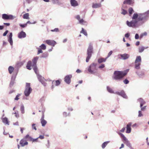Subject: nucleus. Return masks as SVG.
<instances>
[{
  "label": "nucleus",
  "instance_id": "69168bd1",
  "mask_svg": "<svg viewBox=\"0 0 149 149\" xmlns=\"http://www.w3.org/2000/svg\"><path fill=\"white\" fill-rule=\"evenodd\" d=\"M146 106H145L143 107H142L141 109V111H144V110L146 109Z\"/></svg>",
  "mask_w": 149,
  "mask_h": 149
},
{
  "label": "nucleus",
  "instance_id": "b1692460",
  "mask_svg": "<svg viewBox=\"0 0 149 149\" xmlns=\"http://www.w3.org/2000/svg\"><path fill=\"white\" fill-rule=\"evenodd\" d=\"M79 23L82 25H87V22L83 20V19H80L79 20Z\"/></svg>",
  "mask_w": 149,
  "mask_h": 149
},
{
  "label": "nucleus",
  "instance_id": "f03ea898",
  "mask_svg": "<svg viewBox=\"0 0 149 149\" xmlns=\"http://www.w3.org/2000/svg\"><path fill=\"white\" fill-rule=\"evenodd\" d=\"M38 58L39 57L38 56H36L32 60L33 63L32 64L31 62V61H29L26 65V68L28 69L31 70V67L32 66L33 68V69L37 75V77L39 80L44 86H46L47 85V84L45 82V81H46L47 80L44 79L41 76L38 74L37 68L36 64Z\"/></svg>",
  "mask_w": 149,
  "mask_h": 149
},
{
  "label": "nucleus",
  "instance_id": "79ce46f5",
  "mask_svg": "<svg viewBox=\"0 0 149 149\" xmlns=\"http://www.w3.org/2000/svg\"><path fill=\"white\" fill-rule=\"evenodd\" d=\"M112 53L113 52L112 51H110L108 54L107 56L106 57L107 58L108 57H109L112 54Z\"/></svg>",
  "mask_w": 149,
  "mask_h": 149
},
{
  "label": "nucleus",
  "instance_id": "13d9d810",
  "mask_svg": "<svg viewBox=\"0 0 149 149\" xmlns=\"http://www.w3.org/2000/svg\"><path fill=\"white\" fill-rule=\"evenodd\" d=\"M135 38L136 39H138L139 38V35L138 34L136 33L135 34Z\"/></svg>",
  "mask_w": 149,
  "mask_h": 149
},
{
  "label": "nucleus",
  "instance_id": "a211bd4d",
  "mask_svg": "<svg viewBox=\"0 0 149 149\" xmlns=\"http://www.w3.org/2000/svg\"><path fill=\"white\" fill-rule=\"evenodd\" d=\"M60 84V82L59 80L56 81H52V88H53L55 86H58Z\"/></svg>",
  "mask_w": 149,
  "mask_h": 149
},
{
  "label": "nucleus",
  "instance_id": "f3484780",
  "mask_svg": "<svg viewBox=\"0 0 149 149\" xmlns=\"http://www.w3.org/2000/svg\"><path fill=\"white\" fill-rule=\"evenodd\" d=\"M132 124V123L131 122L129 123L127 125L126 127V133H129L131 132V126Z\"/></svg>",
  "mask_w": 149,
  "mask_h": 149
},
{
  "label": "nucleus",
  "instance_id": "680f3d73",
  "mask_svg": "<svg viewBox=\"0 0 149 149\" xmlns=\"http://www.w3.org/2000/svg\"><path fill=\"white\" fill-rule=\"evenodd\" d=\"M76 18L77 19L78 21L80 19V17L79 15H77L76 17Z\"/></svg>",
  "mask_w": 149,
  "mask_h": 149
},
{
  "label": "nucleus",
  "instance_id": "7c9ffc66",
  "mask_svg": "<svg viewBox=\"0 0 149 149\" xmlns=\"http://www.w3.org/2000/svg\"><path fill=\"white\" fill-rule=\"evenodd\" d=\"M141 63H135V68L136 69H139L140 68V65H141Z\"/></svg>",
  "mask_w": 149,
  "mask_h": 149
},
{
  "label": "nucleus",
  "instance_id": "c03bdc74",
  "mask_svg": "<svg viewBox=\"0 0 149 149\" xmlns=\"http://www.w3.org/2000/svg\"><path fill=\"white\" fill-rule=\"evenodd\" d=\"M36 125V124H33L32 125V128L33 129H34L35 130H37L36 128V127L35 126V125Z\"/></svg>",
  "mask_w": 149,
  "mask_h": 149
},
{
  "label": "nucleus",
  "instance_id": "2eb2a0df",
  "mask_svg": "<svg viewBox=\"0 0 149 149\" xmlns=\"http://www.w3.org/2000/svg\"><path fill=\"white\" fill-rule=\"evenodd\" d=\"M102 5L101 3H93L92 4V7L94 8H97L101 7Z\"/></svg>",
  "mask_w": 149,
  "mask_h": 149
},
{
  "label": "nucleus",
  "instance_id": "774afa93",
  "mask_svg": "<svg viewBox=\"0 0 149 149\" xmlns=\"http://www.w3.org/2000/svg\"><path fill=\"white\" fill-rule=\"evenodd\" d=\"M45 100L44 97H42L39 100V102H43Z\"/></svg>",
  "mask_w": 149,
  "mask_h": 149
},
{
  "label": "nucleus",
  "instance_id": "37998d69",
  "mask_svg": "<svg viewBox=\"0 0 149 149\" xmlns=\"http://www.w3.org/2000/svg\"><path fill=\"white\" fill-rule=\"evenodd\" d=\"M20 26L22 27V28H24L26 26H27V24H19Z\"/></svg>",
  "mask_w": 149,
  "mask_h": 149
},
{
  "label": "nucleus",
  "instance_id": "dca6fc26",
  "mask_svg": "<svg viewBox=\"0 0 149 149\" xmlns=\"http://www.w3.org/2000/svg\"><path fill=\"white\" fill-rule=\"evenodd\" d=\"M26 36V33L23 31H21L18 34V37L19 38H24Z\"/></svg>",
  "mask_w": 149,
  "mask_h": 149
},
{
  "label": "nucleus",
  "instance_id": "864d4df0",
  "mask_svg": "<svg viewBox=\"0 0 149 149\" xmlns=\"http://www.w3.org/2000/svg\"><path fill=\"white\" fill-rule=\"evenodd\" d=\"M54 3H57L58 2V0H52Z\"/></svg>",
  "mask_w": 149,
  "mask_h": 149
},
{
  "label": "nucleus",
  "instance_id": "aec40b11",
  "mask_svg": "<svg viewBox=\"0 0 149 149\" xmlns=\"http://www.w3.org/2000/svg\"><path fill=\"white\" fill-rule=\"evenodd\" d=\"M12 33H10L9 36L8 41L10 42V45L12 46L13 45V41L12 40Z\"/></svg>",
  "mask_w": 149,
  "mask_h": 149
},
{
  "label": "nucleus",
  "instance_id": "a18cd8bd",
  "mask_svg": "<svg viewBox=\"0 0 149 149\" xmlns=\"http://www.w3.org/2000/svg\"><path fill=\"white\" fill-rule=\"evenodd\" d=\"M123 81L124 83L125 84H127L129 83V81L127 79H125Z\"/></svg>",
  "mask_w": 149,
  "mask_h": 149
},
{
  "label": "nucleus",
  "instance_id": "6ab92c4d",
  "mask_svg": "<svg viewBox=\"0 0 149 149\" xmlns=\"http://www.w3.org/2000/svg\"><path fill=\"white\" fill-rule=\"evenodd\" d=\"M2 121L3 123L6 125H9V122L8 121L7 118H2Z\"/></svg>",
  "mask_w": 149,
  "mask_h": 149
},
{
  "label": "nucleus",
  "instance_id": "a19ab883",
  "mask_svg": "<svg viewBox=\"0 0 149 149\" xmlns=\"http://www.w3.org/2000/svg\"><path fill=\"white\" fill-rule=\"evenodd\" d=\"M139 114L138 115V117H141L143 116V115L142 114V112L141 110H139L138 112Z\"/></svg>",
  "mask_w": 149,
  "mask_h": 149
},
{
  "label": "nucleus",
  "instance_id": "a878e982",
  "mask_svg": "<svg viewBox=\"0 0 149 149\" xmlns=\"http://www.w3.org/2000/svg\"><path fill=\"white\" fill-rule=\"evenodd\" d=\"M14 70V68L12 66H10L8 68V70L9 73L11 74Z\"/></svg>",
  "mask_w": 149,
  "mask_h": 149
},
{
  "label": "nucleus",
  "instance_id": "423d86ee",
  "mask_svg": "<svg viewBox=\"0 0 149 149\" xmlns=\"http://www.w3.org/2000/svg\"><path fill=\"white\" fill-rule=\"evenodd\" d=\"M116 132L123 138V142L129 148L132 146L130 141L122 133H120V132L118 131H116Z\"/></svg>",
  "mask_w": 149,
  "mask_h": 149
},
{
  "label": "nucleus",
  "instance_id": "338daca9",
  "mask_svg": "<svg viewBox=\"0 0 149 149\" xmlns=\"http://www.w3.org/2000/svg\"><path fill=\"white\" fill-rule=\"evenodd\" d=\"M38 138H37L36 139H30V140L31 141H33V142H35V141H36L37 139H38Z\"/></svg>",
  "mask_w": 149,
  "mask_h": 149
},
{
  "label": "nucleus",
  "instance_id": "2f4dec72",
  "mask_svg": "<svg viewBox=\"0 0 149 149\" xmlns=\"http://www.w3.org/2000/svg\"><path fill=\"white\" fill-rule=\"evenodd\" d=\"M124 8H125V7L124 5H123L122 8V12L121 13L124 15H125L127 13V12L126 10H124Z\"/></svg>",
  "mask_w": 149,
  "mask_h": 149
},
{
  "label": "nucleus",
  "instance_id": "3c124183",
  "mask_svg": "<svg viewBox=\"0 0 149 149\" xmlns=\"http://www.w3.org/2000/svg\"><path fill=\"white\" fill-rule=\"evenodd\" d=\"M36 23V21H34L33 22L31 23L29 21H28L26 23V24H35Z\"/></svg>",
  "mask_w": 149,
  "mask_h": 149
},
{
  "label": "nucleus",
  "instance_id": "6e6552de",
  "mask_svg": "<svg viewBox=\"0 0 149 149\" xmlns=\"http://www.w3.org/2000/svg\"><path fill=\"white\" fill-rule=\"evenodd\" d=\"M16 17L12 15H8L4 14L2 15V18L4 19H13Z\"/></svg>",
  "mask_w": 149,
  "mask_h": 149
},
{
  "label": "nucleus",
  "instance_id": "5701e85b",
  "mask_svg": "<svg viewBox=\"0 0 149 149\" xmlns=\"http://www.w3.org/2000/svg\"><path fill=\"white\" fill-rule=\"evenodd\" d=\"M141 56H136L135 61V63H141Z\"/></svg>",
  "mask_w": 149,
  "mask_h": 149
},
{
  "label": "nucleus",
  "instance_id": "cd10ccee",
  "mask_svg": "<svg viewBox=\"0 0 149 149\" xmlns=\"http://www.w3.org/2000/svg\"><path fill=\"white\" fill-rule=\"evenodd\" d=\"M132 0H125L123 2V4H128L130 5L131 4Z\"/></svg>",
  "mask_w": 149,
  "mask_h": 149
},
{
  "label": "nucleus",
  "instance_id": "8fccbe9b",
  "mask_svg": "<svg viewBox=\"0 0 149 149\" xmlns=\"http://www.w3.org/2000/svg\"><path fill=\"white\" fill-rule=\"evenodd\" d=\"M51 31L52 32H57L58 31V28H55L53 30H51Z\"/></svg>",
  "mask_w": 149,
  "mask_h": 149
},
{
  "label": "nucleus",
  "instance_id": "412c9836",
  "mask_svg": "<svg viewBox=\"0 0 149 149\" xmlns=\"http://www.w3.org/2000/svg\"><path fill=\"white\" fill-rule=\"evenodd\" d=\"M28 144V142L26 141L24 139H22L20 142V144L22 147H23L25 145H27Z\"/></svg>",
  "mask_w": 149,
  "mask_h": 149
},
{
  "label": "nucleus",
  "instance_id": "f704fd0d",
  "mask_svg": "<svg viewBox=\"0 0 149 149\" xmlns=\"http://www.w3.org/2000/svg\"><path fill=\"white\" fill-rule=\"evenodd\" d=\"M107 91L110 93H114L112 89L110 88L109 86H107Z\"/></svg>",
  "mask_w": 149,
  "mask_h": 149
},
{
  "label": "nucleus",
  "instance_id": "e2e57ef3",
  "mask_svg": "<svg viewBox=\"0 0 149 149\" xmlns=\"http://www.w3.org/2000/svg\"><path fill=\"white\" fill-rule=\"evenodd\" d=\"M38 138L41 139H42L44 138V136L43 135H40Z\"/></svg>",
  "mask_w": 149,
  "mask_h": 149
},
{
  "label": "nucleus",
  "instance_id": "603ef678",
  "mask_svg": "<svg viewBox=\"0 0 149 149\" xmlns=\"http://www.w3.org/2000/svg\"><path fill=\"white\" fill-rule=\"evenodd\" d=\"M13 113L15 114V116L16 118H18L19 117V115L18 112H15Z\"/></svg>",
  "mask_w": 149,
  "mask_h": 149
},
{
  "label": "nucleus",
  "instance_id": "473e14b6",
  "mask_svg": "<svg viewBox=\"0 0 149 149\" xmlns=\"http://www.w3.org/2000/svg\"><path fill=\"white\" fill-rule=\"evenodd\" d=\"M29 13H27L24 14L23 16V17L24 19H29Z\"/></svg>",
  "mask_w": 149,
  "mask_h": 149
},
{
  "label": "nucleus",
  "instance_id": "4c0bfd02",
  "mask_svg": "<svg viewBox=\"0 0 149 149\" xmlns=\"http://www.w3.org/2000/svg\"><path fill=\"white\" fill-rule=\"evenodd\" d=\"M128 11L130 14V16H131L132 13L134 12L133 8L131 7H130L129 8Z\"/></svg>",
  "mask_w": 149,
  "mask_h": 149
},
{
  "label": "nucleus",
  "instance_id": "f8f14e48",
  "mask_svg": "<svg viewBox=\"0 0 149 149\" xmlns=\"http://www.w3.org/2000/svg\"><path fill=\"white\" fill-rule=\"evenodd\" d=\"M115 93L121 96L123 98L125 99H127V96L123 91H122L120 92H116Z\"/></svg>",
  "mask_w": 149,
  "mask_h": 149
},
{
  "label": "nucleus",
  "instance_id": "9d476101",
  "mask_svg": "<svg viewBox=\"0 0 149 149\" xmlns=\"http://www.w3.org/2000/svg\"><path fill=\"white\" fill-rule=\"evenodd\" d=\"M15 74L13 73L12 75L10 84V87L13 86L14 84V81L15 80L17 75V74L18 70H17V71L15 72Z\"/></svg>",
  "mask_w": 149,
  "mask_h": 149
},
{
  "label": "nucleus",
  "instance_id": "1a4fd4ad",
  "mask_svg": "<svg viewBox=\"0 0 149 149\" xmlns=\"http://www.w3.org/2000/svg\"><path fill=\"white\" fill-rule=\"evenodd\" d=\"M118 58L125 60L128 59L130 57L129 54H119L118 55Z\"/></svg>",
  "mask_w": 149,
  "mask_h": 149
},
{
  "label": "nucleus",
  "instance_id": "7ed1b4c3",
  "mask_svg": "<svg viewBox=\"0 0 149 149\" xmlns=\"http://www.w3.org/2000/svg\"><path fill=\"white\" fill-rule=\"evenodd\" d=\"M128 70L123 71H115L112 76V79L117 81L121 80L125 76L128 71Z\"/></svg>",
  "mask_w": 149,
  "mask_h": 149
},
{
  "label": "nucleus",
  "instance_id": "c85d7f7f",
  "mask_svg": "<svg viewBox=\"0 0 149 149\" xmlns=\"http://www.w3.org/2000/svg\"><path fill=\"white\" fill-rule=\"evenodd\" d=\"M109 142L110 141H107L104 142L102 145V148L104 149Z\"/></svg>",
  "mask_w": 149,
  "mask_h": 149
},
{
  "label": "nucleus",
  "instance_id": "4468645a",
  "mask_svg": "<svg viewBox=\"0 0 149 149\" xmlns=\"http://www.w3.org/2000/svg\"><path fill=\"white\" fill-rule=\"evenodd\" d=\"M70 3L72 6L75 7L79 5V3L76 0H70Z\"/></svg>",
  "mask_w": 149,
  "mask_h": 149
},
{
  "label": "nucleus",
  "instance_id": "49530a36",
  "mask_svg": "<svg viewBox=\"0 0 149 149\" xmlns=\"http://www.w3.org/2000/svg\"><path fill=\"white\" fill-rule=\"evenodd\" d=\"M42 51L41 49L40 48L38 49V54L40 53H42Z\"/></svg>",
  "mask_w": 149,
  "mask_h": 149
},
{
  "label": "nucleus",
  "instance_id": "052dcab7",
  "mask_svg": "<svg viewBox=\"0 0 149 149\" xmlns=\"http://www.w3.org/2000/svg\"><path fill=\"white\" fill-rule=\"evenodd\" d=\"M8 32V31L6 30V31L5 32L3 33V36H5L6 35L7 33Z\"/></svg>",
  "mask_w": 149,
  "mask_h": 149
},
{
  "label": "nucleus",
  "instance_id": "09e8293b",
  "mask_svg": "<svg viewBox=\"0 0 149 149\" xmlns=\"http://www.w3.org/2000/svg\"><path fill=\"white\" fill-rule=\"evenodd\" d=\"M20 95V94H18L17 96H16V97L15 98V100H19V98L18 97Z\"/></svg>",
  "mask_w": 149,
  "mask_h": 149
},
{
  "label": "nucleus",
  "instance_id": "6e6d98bb",
  "mask_svg": "<svg viewBox=\"0 0 149 149\" xmlns=\"http://www.w3.org/2000/svg\"><path fill=\"white\" fill-rule=\"evenodd\" d=\"M105 65L104 64H102L99 67V68H102L104 67Z\"/></svg>",
  "mask_w": 149,
  "mask_h": 149
},
{
  "label": "nucleus",
  "instance_id": "5fc2aeb1",
  "mask_svg": "<svg viewBox=\"0 0 149 149\" xmlns=\"http://www.w3.org/2000/svg\"><path fill=\"white\" fill-rule=\"evenodd\" d=\"M125 130V128L124 127L120 131H118V132H119L120 133V132H124Z\"/></svg>",
  "mask_w": 149,
  "mask_h": 149
},
{
  "label": "nucleus",
  "instance_id": "bf43d9fd",
  "mask_svg": "<svg viewBox=\"0 0 149 149\" xmlns=\"http://www.w3.org/2000/svg\"><path fill=\"white\" fill-rule=\"evenodd\" d=\"M130 36V34L129 33H127L125 35V37L126 38H128Z\"/></svg>",
  "mask_w": 149,
  "mask_h": 149
},
{
  "label": "nucleus",
  "instance_id": "f257e3e1",
  "mask_svg": "<svg viewBox=\"0 0 149 149\" xmlns=\"http://www.w3.org/2000/svg\"><path fill=\"white\" fill-rule=\"evenodd\" d=\"M149 17V10L143 13H134L132 17V20L130 22L127 21V24L130 27H138L144 24Z\"/></svg>",
  "mask_w": 149,
  "mask_h": 149
},
{
  "label": "nucleus",
  "instance_id": "e433bc0d",
  "mask_svg": "<svg viewBox=\"0 0 149 149\" xmlns=\"http://www.w3.org/2000/svg\"><path fill=\"white\" fill-rule=\"evenodd\" d=\"M48 55L49 54L48 53L45 52L42 54L41 57L43 58H46L48 56Z\"/></svg>",
  "mask_w": 149,
  "mask_h": 149
},
{
  "label": "nucleus",
  "instance_id": "39448f33",
  "mask_svg": "<svg viewBox=\"0 0 149 149\" xmlns=\"http://www.w3.org/2000/svg\"><path fill=\"white\" fill-rule=\"evenodd\" d=\"M97 65L96 63H93L86 68L89 73L94 74L96 73L97 70L96 69Z\"/></svg>",
  "mask_w": 149,
  "mask_h": 149
},
{
  "label": "nucleus",
  "instance_id": "0e129e2a",
  "mask_svg": "<svg viewBox=\"0 0 149 149\" xmlns=\"http://www.w3.org/2000/svg\"><path fill=\"white\" fill-rule=\"evenodd\" d=\"M13 125H17L18 126L19 125V123L18 121L16 122L15 123H13Z\"/></svg>",
  "mask_w": 149,
  "mask_h": 149
},
{
  "label": "nucleus",
  "instance_id": "0eeeda50",
  "mask_svg": "<svg viewBox=\"0 0 149 149\" xmlns=\"http://www.w3.org/2000/svg\"><path fill=\"white\" fill-rule=\"evenodd\" d=\"M32 91V89L30 87V84L26 83L25 90L24 91L25 95L27 97L29 96Z\"/></svg>",
  "mask_w": 149,
  "mask_h": 149
},
{
  "label": "nucleus",
  "instance_id": "ea45409f",
  "mask_svg": "<svg viewBox=\"0 0 149 149\" xmlns=\"http://www.w3.org/2000/svg\"><path fill=\"white\" fill-rule=\"evenodd\" d=\"M136 73L140 77H141L143 76L144 75V74L143 72H142L141 74H140L138 72H136Z\"/></svg>",
  "mask_w": 149,
  "mask_h": 149
},
{
  "label": "nucleus",
  "instance_id": "ddd939ff",
  "mask_svg": "<svg viewBox=\"0 0 149 149\" xmlns=\"http://www.w3.org/2000/svg\"><path fill=\"white\" fill-rule=\"evenodd\" d=\"M45 42L48 45L52 46L53 47H54L56 44V42L55 41L52 40H47L45 41Z\"/></svg>",
  "mask_w": 149,
  "mask_h": 149
},
{
  "label": "nucleus",
  "instance_id": "72a5a7b5",
  "mask_svg": "<svg viewBox=\"0 0 149 149\" xmlns=\"http://www.w3.org/2000/svg\"><path fill=\"white\" fill-rule=\"evenodd\" d=\"M42 126L44 127L47 123V122L45 120H40Z\"/></svg>",
  "mask_w": 149,
  "mask_h": 149
},
{
  "label": "nucleus",
  "instance_id": "bb28decb",
  "mask_svg": "<svg viewBox=\"0 0 149 149\" xmlns=\"http://www.w3.org/2000/svg\"><path fill=\"white\" fill-rule=\"evenodd\" d=\"M148 48V47L146 48H145L143 46L139 47V53H141L145 49H147Z\"/></svg>",
  "mask_w": 149,
  "mask_h": 149
},
{
  "label": "nucleus",
  "instance_id": "9b49d317",
  "mask_svg": "<svg viewBox=\"0 0 149 149\" xmlns=\"http://www.w3.org/2000/svg\"><path fill=\"white\" fill-rule=\"evenodd\" d=\"M72 77L71 74L67 75L64 78V81L67 84H69L71 82V79Z\"/></svg>",
  "mask_w": 149,
  "mask_h": 149
},
{
  "label": "nucleus",
  "instance_id": "de8ad7c7",
  "mask_svg": "<svg viewBox=\"0 0 149 149\" xmlns=\"http://www.w3.org/2000/svg\"><path fill=\"white\" fill-rule=\"evenodd\" d=\"M25 138L26 139H28V138H29V139H30H30H33V138H32L29 135H26L25 136Z\"/></svg>",
  "mask_w": 149,
  "mask_h": 149
},
{
  "label": "nucleus",
  "instance_id": "20e7f679",
  "mask_svg": "<svg viewBox=\"0 0 149 149\" xmlns=\"http://www.w3.org/2000/svg\"><path fill=\"white\" fill-rule=\"evenodd\" d=\"M93 45L91 43H90L88 47L87 50V57L86 59V62H88L89 59L92 56V54L93 53Z\"/></svg>",
  "mask_w": 149,
  "mask_h": 149
},
{
  "label": "nucleus",
  "instance_id": "4be33fe9",
  "mask_svg": "<svg viewBox=\"0 0 149 149\" xmlns=\"http://www.w3.org/2000/svg\"><path fill=\"white\" fill-rule=\"evenodd\" d=\"M138 101L140 103V107H141L145 103V102L141 98L139 99Z\"/></svg>",
  "mask_w": 149,
  "mask_h": 149
},
{
  "label": "nucleus",
  "instance_id": "c9c22d12",
  "mask_svg": "<svg viewBox=\"0 0 149 149\" xmlns=\"http://www.w3.org/2000/svg\"><path fill=\"white\" fill-rule=\"evenodd\" d=\"M81 33H83L86 36H87V34L86 30H85L84 28H82V30L80 32Z\"/></svg>",
  "mask_w": 149,
  "mask_h": 149
},
{
  "label": "nucleus",
  "instance_id": "393cba45",
  "mask_svg": "<svg viewBox=\"0 0 149 149\" xmlns=\"http://www.w3.org/2000/svg\"><path fill=\"white\" fill-rule=\"evenodd\" d=\"M107 59V58H99L98 60V62L99 63H101L103 62H105Z\"/></svg>",
  "mask_w": 149,
  "mask_h": 149
},
{
  "label": "nucleus",
  "instance_id": "c756f323",
  "mask_svg": "<svg viewBox=\"0 0 149 149\" xmlns=\"http://www.w3.org/2000/svg\"><path fill=\"white\" fill-rule=\"evenodd\" d=\"M20 110L21 111V113L24 114L25 113L24 107L23 104H22L21 105L20 107Z\"/></svg>",
  "mask_w": 149,
  "mask_h": 149
},
{
  "label": "nucleus",
  "instance_id": "58836bf2",
  "mask_svg": "<svg viewBox=\"0 0 149 149\" xmlns=\"http://www.w3.org/2000/svg\"><path fill=\"white\" fill-rule=\"evenodd\" d=\"M40 47L42 49L45 50L46 49L45 45L44 44H42L40 46Z\"/></svg>",
  "mask_w": 149,
  "mask_h": 149
},
{
  "label": "nucleus",
  "instance_id": "4d7b16f0",
  "mask_svg": "<svg viewBox=\"0 0 149 149\" xmlns=\"http://www.w3.org/2000/svg\"><path fill=\"white\" fill-rule=\"evenodd\" d=\"M46 146L48 148H49L50 147V143L49 142V140L47 141V144H46Z\"/></svg>",
  "mask_w": 149,
  "mask_h": 149
}]
</instances>
